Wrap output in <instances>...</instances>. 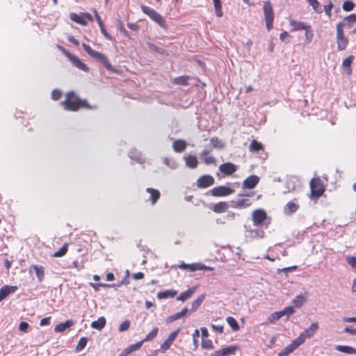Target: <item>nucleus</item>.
I'll list each match as a JSON object with an SVG mask.
<instances>
[{
    "instance_id": "1",
    "label": "nucleus",
    "mask_w": 356,
    "mask_h": 356,
    "mask_svg": "<svg viewBox=\"0 0 356 356\" xmlns=\"http://www.w3.org/2000/svg\"><path fill=\"white\" fill-rule=\"evenodd\" d=\"M60 104L65 109L72 111H77L80 107L91 108L86 101L79 99L73 92H67L65 101Z\"/></svg>"
},
{
    "instance_id": "2",
    "label": "nucleus",
    "mask_w": 356,
    "mask_h": 356,
    "mask_svg": "<svg viewBox=\"0 0 356 356\" xmlns=\"http://www.w3.org/2000/svg\"><path fill=\"white\" fill-rule=\"evenodd\" d=\"M82 47L89 56L101 62L104 65L107 70L111 72L114 71L113 66L109 63L107 58L104 54L99 51L93 50L88 44L86 43H83Z\"/></svg>"
},
{
    "instance_id": "3",
    "label": "nucleus",
    "mask_w": 356,
    "mask_h": 356,
    "mask_svg": "<svg viewBox=\"0 0 356 356\" xmlns=\"http://www.w3.org/2000/svg\"><path fill=\"white\" fill-rule=\"evenodd\" d=\"M254 193H241L238 195L240 197L237 200L230 201V207L234 209H245L252 204V202L248 197H252Z\"/></svg>"
},
{
    "instance_id": "4",
    "label": "nucleus",
    "mask_w": 356,
    "mask_h": 356,
    "mask_svg": "<svg viewBox=\"0 0 356 356\" xmlns=\"http://www.w3.org/2000/svg\"><path fill=\"white\" fill-rule=\"evenodd\" d=\"M140 8L144 14L149 16V17L156 22L159 26L163 29L166 28L165 19L158 12L151 7L145 5H141Z\"/></svg>"
},
{
    "instance_id": "5",
    "label": "nucleus",
    "mask_w": 356,
    "mask_h": 356,
    "mask_svg": "<svg viewBox=\"0 0 356 356\" xmlns=\"http://www.w3.org/2000/svg\"><path fill=\"white\" fill-rule=\"evenodd\" d=\"M325 188L319 178H314L310 181V197H320L324 193Z\"/></svg>"
},
{
    "instance_id": "6",
    "label": "nucleus",
    "mask_w": 356,
    "mask_h": 356,
    "mask_svg": "<svg viewBox=\"0 0 356 356\" xmlns=\"http://www.w3.org/2000/svg\"><path fill=\"white\" fill-rule=\"evenodd\" d=\"M264 13L266 29L270 31L273 27L274 13L270 1L264 2Z\"/></svg>"
},
{
    "instance_id": "7",
    "label": "nucleus",
    "mask_w": 356,
    "mask_h": 356,
    "mask_svg": "<svg viewBox=\"0 0 356 356\" xmlns=\"http://www.w3.org/2000/svg\"><path fill=\"white\" fill-rule=\"evenodd\" d=\"M58 48L61 49L63 53L67 57V58L71 61L74 66L81 70H83V72H89V67L85 63H83L76 56L72 54L61 46H58Z\"/></svg>"
},
{
    "instance_id": "8",
    "label": "nucleus",
    "mask_w": 356,
    "mask_h": 356,
    "mask_svg": "<svg viewBox=\"0 0 356 356\" xmlns=\"http://www.w3.org/2000/svg\"><path fill=\"white\" fill-rule=\"evenodd\" d=\"M70 18L72 21L83 26L87 25L88 22H92L93 20L92 17L88 13H81L80 15L71 13L70 14Z\"/></svg>"
},
{
    "instance_id": "9",
    "label": "nucleus",
    "mask_w": 356,
    "mask_h": 356,
    "mask_svg": "<svg viewBox=\"0 0 356 356\" xmlns=\"http://www.w3.org/2000/svg\"><path fill=\"white\" fill-rule=\"evenodd\" d=\"M234 193V190L227 186H220L212 188L210 194L215 197L227 196Z\"/></svg>"
},
{
    "instance_id": "10",
    "label": "nucleus",
    "mask_w": 356,
    "mask_h": 356,
    "mask_svg": "<svg viewBox=\"0 0 356 356\" xmlns=\"http://www.w3.org/2000/svg\"><path fill=\"white\" fill-rule=\"evenodd\" d=\"M318 323L317 322L313 323L307 329L304 330L296 339H300V341H299V342L302 344L304 343L307 338H310L311 337H312L314 334L316 332V331L318 330Z\"/></svg>"
},
{
    "instance_id": "11",
    "label": "nucleus",
    "mask_w": 356,
    "mask_h": 356,
    "mask_svg": "<svg viewBox=\"0 0 356 356\" xmlns=\"http://www.w3.org/2000/svg\"><path fill=\"white\" fill-rule=\"evenodd\" d=\"M355 22L356 14H350L344 17L342 21L339 22L337 24L336 29L339 30V29L343 30V29H350L351 28L352 24H354Z\"/></svg>"
},
{
    "instance_id": "12",
    "label": "nucleus",
    "mask_w": 356,
    "mask_h": 356,
    "mask_svg": "<svg viewBox=\"0 0 356 356\" xmlns=\"http://www.w3.org/2000/svg\"><path fill=\"white\" fill-rule=\"evenodd\" d=\"M337 30V49L339 51H343L346 49L348 44V39L345 36L343 30Z\"/></svg>"
},
{
    "instance_id": "13",
    "label": "nucleus",
    "mask_w": 356,
    "mask_h": 356,
    "mask_svg": "<svg viewBox=\"0 0 356 356\" xmlns=\"http://www.w3.org/2000/svg\"><path fill=\"white\" fill-rule=\"evenodd\" d=\"M252 218L254 225H260L266 219V213L263 209H256L252 212Z\"/></svg>"
},
{
    "instance_id": "14",
    "label": "nucleus",
    "mask_w": 356,
    "mask_h": 356,
    "mask_svg": "<svg viewBox=\"0 0 356 356\" xmlns=\"http://www.w3.org/2000/svg\"><path fill=\"white\" fill-rule=\"evenodd\" d=\"M237 350L238 347L236 346H229L221 350L214 351L209 356H229L234 355Z\"/></svg>"
},
{
    "instance_id": "15",
    "label": "nucleus",
    "mask_w": 356,
    "mask_h": 356,
    "mask_svg": "<svg viewBox=\"0 0 356 356\" xmlns=\"http://www.w3.org/2000/svg\"><path fill=\"white\" fill-rule=\"evenodd\" d=\"M300 208L297 199L288 202L283 208L285 215L290 216L296 213Z\"/></svg>"
},
{
    "instance_id": "16",
    "label": "nucleus",
    "mask_w": 356,
    "mask_h": 356,
    "mask_svg": "<svg viewBox=\"0 0 356 356\" xmlns=\"http://www.w3.org/2000/svg\"><path fill=\"white\" fill-rule=\"evenodd\" d=\"M259 181V177L257 175H252L247 177L242 184L243 188L252 189Z\"/></svg>"
},
{
    "instance_id": "17",
    "label": "nucleus",
    "mask_w": 356,
    "mask_h": 356,
    "mask_svg": "<svg viewBox=\"0 0 356 356\" xmlns=\"http://www.w3.org/2000/svg\"><path fill=\"white\" fill-rule=\"evenodd\" d=\"M214 184V179L211 175H202L197 181V186L204 188L212 186Z\"/></svg>"
},
{
    "instance_id": "18",
    "label": "nucleus",
    "mask_w": 356,
    "mask_h": 356,
    "mask_svg": "<svg viewBox=\"0 0 356 356\" xmlns=\"http://www.w3.org/2000/svg\"><path fill=\"white\" fill-rule=\"evenodd\" d=\"M179 332V329H177V330L170 333L167 339L161 345L160 349L162 352H165L170 348V346L177 337Z\"/></svg>"
},
{
    "instance_id": "19",
    "label": "nucleus",
    "mask_w": 356,
    "mask_h": 356,
    "mask_svg": "<svg viewBox=\"0 0 356 356\" xmlns=\"http://www.w3.org/2000/svg\"><path fill=\"white\" fill-rule=\"evenodd\" d=\"M18 287L17 286L4 285L0 289V302L6 298L9 295L14 293Z\"/></svg>"
},
{
    "instance_id": "20",
    "label": "nucleus",
    "mask_w": 356,
    "mask_h": 356,
    "mask_svg": "<svg viewBox=\"0 0 356 356\" xmlns=\"http://www.w3.org/2000/svg\"><path fill=\"white\" fill-rule=\"evenodd\" d=\"M300 339H296L289 345L286 346L282 351L278 353V356H286L296 349L301 343Z\"/></svg>"
},
{
    "instance_id": "21",
    "label": "nucleus",
    "mask_w": 356,
    "mask_h": 356,
    "mask_svg": "<svg viewBox=\"0 0 356 356\" xmlns=\"http://www.w3.org/2000/svg\"><path fill=\"white\" fill-rule=\"evenodd\" d=\"M219 170L226 175H230L236 170V166L232 163L227 162L220 165Z\"/></svg>"
},
{
    "instance_id": "22",
    "label": "nucleus",
    "mask_w": 356,
    "mask_h": 356,
    "mask_svg": "<svg viewBox=\"0 0 356 356\" xmlns=\"http://www.w3.org/2000/svg\"><path fill=\"white\" fill-rule=\"evenodd\" d=\"M146 192L149 195L147 201H149L152 205H154L160 198L161 194L159 191L152 188H147Z\"/></svg>"
},
{
    "instance_id": "23",
    "label": "nucleus",
    "mask_w": 356,
    "mask_h": 356,
    "mask_svg": "<svg viewBox=\"0 0 356 356\" xmlns=\"http://www.w3.org/2000/svg\"><path fill=\"white\" fill-rule=\"evenodd\" d=\"M197 286H193L186 291L181 292L180 295L177 298V300L182 302L189 299L197 291Z\"/></svg>"
},
{
    "instance_id": "24",
    "label": "nucleus",
    "mask_w": 356,
    "mask_h": 356,
    "mask_svg": "<svg viewBox=\"0 0 356 356\" xmlns=\"http://www.w3.org/2000/svg\"><path fill=\"white\" fill-rule=\"evenodd\" d=\"M186 142L181 139L175 140L172 143L173 150L177 153L183 152L186 149Z\"/></svg>"
},
{
    "instance_id": "25",
    "label": "nucleus",
    "mask_w": 356,
    "mask_h": 356,
    "mask_svg": "<svg viewBox=\"0 0 356 356\" xmlns=\"http://www.w3.org/2000/svg\"><path fill=\"white\" fill-rule=\"evenodd\" d=\"M129 156L131 159L135 160L138 163H143L145 159L143 157L142 154L136 149H131L129 152Z\"/></svg>"
},
{
    "instance_id": "26",
    "label": "nucleus",
    "mask_w": 356,
    "mask_h": 356,
    "mask_svg": "<svg viewBox=\"0 0 356 356\" xmlns=\"http://www.w3.org/2000/svg\"><path fill=\"white\" fill-rule=\"evenodd\" d=\"M230 207V202H220L214 204L213 207V211L215 213H220L226 211L227 209Z\"/></svg>"
},
{
    "instance_id": "27",
    "label": "nucleus",
    "mask_w": 356,
    "mask_h": 356,
    "mask_svg": "<svg viewBox=\"0 0 356 356\" xmlns=\"http://www.w3.org/2000/svg\"><path fill=\"white\" fill-rule=\"evenodd\" d=\"M307 296H308L307 292H305V293H301V294L296 296L292 301L294 306L297 308L302 307V305L306 302Z\"/></svg>"
},
{
    "instance_id": "28",
    "label": "nucleus",
    "mask_w": 356,
    "mask_h": 356,
    "mask_svg": "<svg viewBox=\"0 0 356 356\" xmlns=\"http://www.w3.org/2000/svg\"><path fill=\"white\" fill-rule=\"evenodd\" d=\"M335 349L339 352L348 354V355H355L356 354V348L349 346H343V345H337L335 346Z\"/></svg>"
},
{
    "instance_id": "29",
    "label": "nucleus",
    "mask_w": 356,
    "mask_h": 356,
    "mask_svg": "<svg viewBox=\"0 0 356 356\" xmlns=\"http://www.w3.org/2000/svg\"><path fill=\"white\" fill-rule=\"evenodd\" d=\"M74 324V322L72 320H67L64 323H60L58 324L55 328L54 331L56 332H63L65 331L67 329L70 328L72 325Z\"/></svg>"
},
{
    "instance_id": "30",
    "label": "nucleus",
    "mask_w": 356,
    "mask_h": 356,
    "mask_svg": "<svg viewBox=\"0 0 356 356\" xmlns=\"http://www.w3.org/2000/svg\"><path fill=\"white\" fill-rule=\"evenodd\" d=\"M188 311V309H187V307L184 308L181 312L168 316L166 319V322L168 323H170L177 319L182 318L187 314Z\"/></svg>"
},
{
    "instance_id": "31",
    "label": "nucleus",
    "mask_w": 356,
    "mask_h": 356,
    "mask_svg": "<svg viewBox=\"0 0 356 356\" xmlns=\"http://www.w3.org/2000/svg\"><path fill=\"white\" fill-rule=\"evenodd\" d=\"M32 269H33L35 272L36 276L39 280V282H42L44 277V268L42 266L33 265L31 267L30 273H31Z\"/></svg>"
},
{
    "instance_id": "32",
    "label": "nucleus",
    "mask_w": 356,
    "mask_h": 356,
    "mask_svg": "<svg viewBox=\"0 0 356 356\" xmlns=\"http://www.w3.org/2000/svg\"><path fill=\"white\" fill-rule=\"evenodd\" d=\"M184 160L186 161V166L190 168H195L197 166L198 162L195 156L189 155L184 156Z\"/></svg>"
},
{
    "instance_id": "33",
    "label": "nucleus",
    "mask_w": 356,
    "mask_h": 356,
    "mask_svg": "<svg viewBox=\"0 0 356 356\" xmlns=\"http://www.w3.org/2000/svg\"><path fill=\"white\" fill-rule=\"evenodd\" d=\"M290 26L292 31H297L306 29L307 26L304 22L296 21L293 19L290 20Z\"/></svg>"
},
{
    "instance_id": "34",
    "label": "nucleus",
    "mask_w": 356,
    "mask_h": 356,
    "mask_svg": "<svg viewBox=\"0 0 356 356\" xmlns=\"http://www.w3.org/2000/svg\"><path fill=\"white\" fill-rule=\"evenodd\" d=\"M177 292L175 290H165L161 291L157 293V298L159 299H167L168 298H173L177 295Z\"/></svg>"
},
{
    "instance_id": "35",
    "label": "nucleus",
    "mask_w": 356,
    "mask_h": 356,
    "mask_svg": "<svg viewBox=\"0 0 356 356\" xmlns=\"http://www.w3.org/2000/svg\"><path fill=\"white\" fill-rule=\"evenodd\" d=\"M106 321L104 316L99 317L97 321L92 322L91 327L94 329L101 330L106 325Z\"/></svg>"
},
{
    "instance_id": "36",
    "label": "nucleus",
    "mask_w": 356,
    "mask_h": 356,
    "mask_svg": "<svg viewBox=\"0 0 356 356\" xmlns=\"http://www.w3.org/2000/svg\"><path fill=\"white\" fill-rule=\"evenodd\" d=\"M199 270H212L213 268L207 266L204 264L200 263H194L191 264V271L194 272Z\"/></svg>"
},
{
    "instance_id": "37",
    "label": "nucleus",
    "mask_w": 356,
    "mask_h": 356,
    "mask_svg": "<svg viewBox=\"0 0 356 356\" xmlns=\"http://www.w3.org/2000/svg\"><path fill=\"white\" fill-rule=\"evenodd\" d=\"M205 295L202 294L199 297H197L193 302H192V307L191 309V312H194L197 309V308L201 305L203 300H204Z\"/></svg>"
},
{
    "instance_id": "38",
    "label": "nucleus",
    "mask_w": 356,
    "mask_h": 356,
    "mask_svg": "<svg viewBox=\"0 0 356 356\" xmlns=\"http://www.w3.org/2000/svg\"><path fill=\"white\" fill-rule=\"evenodd\" d=\"M143 343V341L137 342L136 343L129 346L128 347L124 348V350L127 353V355H129V354L131 353L132 352L140 349V347L142 346Z\"/></svg>"
},
{
    "instance_id": "39",
    "label": "nucleus",
    "mask_w": 356,
    "mask_h": 356,
    "mask_svg": "<svg viewBox=\"0 0 356 356\" xmlns=\"http://www.w3.org/2000/svg\"><path fill=\"white\" fill-rule=\"evenodd\" d=\"M249 148L251 152H258L263 149V145L256 140H253L250 143Z\"/></svg>"
},
{
    "instance_id": "40",
    "label": "nucleus",
    "mask_w": 356,
    "mask_h": 356,
    "mask_svg": "<svg viewBox=\"0 0 356 356\" xmlns=\"http://www.w3.org/2000/svg\"><path fill=\"white\" fill-rule=\"evenodd\" d=\"M163 163L168 168H170L172 170L176 169L178 166L177 162L174 159H171V158L165 157L163 159Z\"/></svg>"
},
{
    "instance_id": "41",
    "label": "nucleus",
    "mask_w": 356,
    "mask_h": 356,
    "mask_svg": "<svg viewBox=\"0 0 356 356\" xmlns=\"http://www.w3.org/2000/svg\"><path fill=\"white\" fill-rule=\"evenodd\" d=\"M226 321L234 331H237L239 330V325L234 317H232V316L227 317Z\"/></svg>"
},
{
    "instance_id": "42",
    "label": "nucleus",
    "mask_w": 356,
    "mask_h": 356,
    "mask_svg": "<svg viewBox=\"0 0 356 356\" xmlns=\"http://www.w3.org/2000/svg\"><path fill=\"white\" fill-rule=\"evenodd\" d=\"M282 314V317L286 316V320L295 312V310L292 306L285 307L283 310L279 311Z\"/></svg>"
},
{
    "instance_id": "43",
    "label": "nucleus",
    "mask_w": 356,
    "mask_h": 356,
    "mask_svg": "<svg viewBox=\"0 0 356 356\" xmlns=\"http://www.w3.org/2000/svg\"><path fill=\"white\" fill-rule=\"evenodd\" d=\"M189 76H180L174 79L173 83L178 85L186 86L188 84Z\"/></svg>"
},
{
    "instance_id": "44",
    "label": "nucleus",
    "mask_w": 356,
    "mask_h": 356,
    "mask_svg": "<svg viewBox=\"0 0 356 356\" xmlns=\"http://www.w3.org/2000/svg\"><path fill=\"white\" fill-rule=\"evenodd\" d=\"M211 143L214 148L221 149L224 147V143L222 140H219L217 137H213L211 138Z\"/></svg>"
},
{
    "instance_id": "45",
    "label": "nucleus",
    "mask_w": 356,
    "mask_h": 356,
    "mask_svg": "<svg viewBox=\"0 0 356 356\" xmlns=\"http://www.w3.org/2000/svg\"><path fill=\"white\" fill-rule=\"evenodd\" d=\"M307 2L313 8L314 11L317 13H321L322 10L320 7V3L317 0H307Z\"/></svg>"
},
{
    "instance_id": "46",
    "label": "nucleus",
    "mask_w": 356,
    "mask_h": 356,
    "mask_svg": "<svg viewBox=\"0 0 356 356\" xmlns=\"http://www.w3.org/2000/svg\"><path fill=\"white\" fill-rule=\"evenodd\" d=\"M87 343L88 339L86 337H81L76 345V351L79 352L82 350L86 346Z\"/></svg>"
},
{
    "instance_id": "47",
    "label": "nucleus",
    "mask_w": 356,
    "mask_h": 356,
    "mask_svg": "<svg viewBox=\"0 0 356 356\" xmlns=\"http://www.w3.org/2000/svg\"><path fill=\"white\" fill-rule=\"evenodd\" d=\"M281 318H282V314H280V312H275L273 313L272 314H270V316H268V323H274Z\"/></svg>"
},
{
    "instance_id": "48",
    "label": "nucleus",
    "mask_w": 356,
    "mask_h": 356,
    "mask_svg": "<svg viewBox=\"0 0 356 356\" xmlns=\"http://www.w3.org/2000/svg\"><path fill=\"white\" fill-rule=\"evenodd\" d=\"M159 332L158 327H154L147 336L143 340V342L145 341H149L152 340L154 338L156 337Z\"/></svg>"
},
{
    "instance_id": "49",
    "label": "nucleus",
    "mask_w": 356,
    "mask_h": 356,
    "mask_svg": "<svg viewBox=\"0 0 356 356\" xmlns=\"http://www.w3.org/2000/svg\"><path fill=\"white\" fill-rule=\"evenodd\" d=\"M355 7V3L351 1H346L342 5V8L347 12L351 11Z\"/></svg>"
},
{
    "instance_id": "50",
    "label": "nucleus",
    "mask_w": 356,
    "mask_h": 356,
    "mask_svg": "<svg viewBox=\"0 0 356 356\" xmlns=\"http://www.w3.org/2000/svg\"><path fill=\"white\" fill-rule=\"evenodd\" d=\"M353 60V56H350L343 60L342 65L344 69H348V72H350V65Z\"/></svg>"
},
{
    "instance_id": "51",
    "label": "nucleus",
    "mask_w": 356,
    "mask_h": 356,
    "mask_svg": "<svg viewBox=\"0 0 356 356\" xmlns=\"http://www.w3.org/2000/svg\"><path fill=\"white\" fill-rule=\"evenodd\" d=\"M201 346H202V348H204V349L211 350V349H213V348H214L213 342L210 339L202 340Z\"/></svg>"
},
{
    "instance_id": "52",
    "label": "nucleus",
    "mask_w": 356,
    "mask_h": 356,
    "mask_svg": "<svg viewBox=\"0 0 356 356\" xmlns=\"http://www.w3.org/2000/svg\"><path fill=\"white\" fill-rule=\"evenodd\" d=\"M131 325V322L129 320H126L123 321L119 326L118 331L120 332H124L127 330Z\"/></svg>"
},
{
    "instance_id": "53",
    "label": "nucleus",
    "mask_w": 356,
    "mask_h": 356,
    "mask_svg": "<svg viewBox=\"0 0 356 356\" xmlns=\"http://www.w3.org/2000/svg\"><path fill=\"white\" fill-rule=\"evenodd\" d=\"M67 251V244L63 245L58 251L54 253V257H60L66 254Z\"/></svg>"
},
{
    "instance_id": "54",
    "label": "nucleus",
    "mask_w": 356,
    "mask_h": 356,
    "mask_svg": "<svg viewBox=\"0 0 356 356\" xmlns=\"http://www.w3.org/2000/svg\"><path fill=\"white\" fill-rule=\"evenodd\" d=\"M303 30L305 31V35L306 39L308 40V42H311L313 38V33L311 30V26L309 25L307 26L306 29H304Z\"/></svg>"
},
{
    "instance_id": "55",
    "label": "nucleus",
    "mask_w": 356,
    "mask_h": 356,
    "mask_svg": "<svg viewBox=\"0 0 356 356\" xmlns=\"http://www.w3.org/2000/svg\"><path fill=\"white\" fill-rule=\"evenodd\" d=\"M332 8L333 3L331 2V1H330L327 4L324 6V11L328 17H330L332 15L331 11Z\"/></svg>"
},
{
    "instance_id": "56",
    "label": "nucleus",
    "mask_w": 356,
    "mask_h": 356,
    "mask_svg": "<svg viewBox=\"0 0 356 356\" xmlns=\"http://www.w3.org/2000/svg\"><path fill=\"white\" fill-rule=\"evenodd\" d=\"M62 92L60 90L55 89L51 92V98L54 100H58L61 97Z\"/></svg>"
},
{
    "instance_id": "57",
    "label": "nucleus",
    "mask_w": 356,
    "mask_h": 356,
    "mask_svg": "<svg viewBox=\"0 0 356 356\" xmlns=\"http://www.w3.org/2000/svg\"><path fill=\"white\" fill-rule=\"evenodd\" d=\"M122 284H127V282H125L124 280H122V281H121L118 283H115V284H106L102 285V287H104V288L119 287Z\"/></svg>"
},
{
    "instance_id": "58",
    "label": "nucleus",
    "mask_w": 356,
    "mask_h": 356,
    "mask_svg": "<svg viewBox=\"0 0 356 356\" xmlns=\"http://www.w3.org/2000/svg\"><path fill=\"white\" fill-rule=\"evenodd\" d=\"M99 28H100V30H101V33L104 35V36L106 39H108L109 40H111V41L113 40V36L106 31V30L104 28V26H101Z\"/></svg>"
},
{
    "instance_id": "59",
    "label": "nucleus",
    "mask_w": 356,
    "mask_h": 356,
    "mask_svg": "<svg viewBox=\"0 0 356 356\" xmlns=\"http://www.w3.org/2000/svg\"><path fill=\"white\" fill-rule=\"evenodd\" d=\"M346 261L351 267L356 268V257H348Z\"/></svg>"
},
{
    "instance_id": "60",
    "label": "nucleus",
    "mask_w": 356,
    "mask_h": 356,
    "mask_svg": "<svg viewBox=\"0 0 356 356\" xmlns=\"http://www.w3.org/2000/svg\"><path fill=\"white\" fill-rule=\"evenodd\" d=\"M203 159H204V161L205 164H207V165L215 163V161H216L215 158L213 156H206L203 157Z\"/></svg>"
},
{
    "instance_id": "61",
    "label": "nucleus",
    "mask_w": 356,
    "mask_h": 356,
    "mask_svg": "<svg viewBox=\"0 0 356 356\" xmlns=\"http://www.w3.org/2000/svg\"><path fill=\"white\" fill-rule=\"evenodd\" d=\"M29 323L24 321H22L19 323V330L22 332H26L29 328Z\"/></svg>"
},
{
    "instance_id": "62",
    "label": "nucleus",
    "mask_w": 356,
    "mask_h": 356,
    "mask_svg": "<svg viewBox=\"0 0 356 356\" xmlns=\"http://www.w3.org/2000/svg\"><path fill=\"white\" fill-rule=\"evenodd\" d=\"M211 327L216 332H218L219 333H222L223 332V328H224L223 325L212 324L211 325Z\"/></svg>"
},
{
    "instance_id": "63",
    "label": "nucleus",
    "mask_w": 356,
    "mask_h": 356,
    "mask_svg": "<svg viewBox=\"0 0 356 356\" xmlns=\"http://www.w3.org/2000/svg\"><path fill=\"white\" fill-rule=\"evenodd\" d=\"M343 332L352 335H356V327L353 328L350 327H346L343 330Z\"/></svg>"
},
{
    "instance_id": "64",
    "label": "nucleus",
    "mask_w": 356,
    "mask_h": 356,
    "mask_svg": "<svg viewBox=\"0 0 356 356\" xmlns=\"http://www.w3.org/2000/svg\"><path fill=\"white\" fill-rule=\"evenodd\" d=\"M50 321H51L50 316L45 317V318L41 319V321L40 322V325L41 326L49 325L50 324Z\"/></svg>"
}]
</instances>
